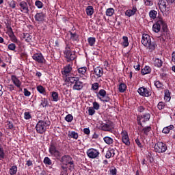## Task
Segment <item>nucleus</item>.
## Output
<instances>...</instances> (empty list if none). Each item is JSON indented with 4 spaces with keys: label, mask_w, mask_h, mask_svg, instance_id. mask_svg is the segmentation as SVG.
Masks as SVG:
<instances>
[{
    "label": "nucleus",
    "mask_w": 175,
    "mask_h": 175,
    "mask_svg": "<svg viewBox=\"0 0 175 175\" xmlns=\"http://www.w3.org/2000/svg\"><path fill=\"white\" fill-rule=\"evenodd\" d=\"M11 42H13L14 43H18V39H17V37H16V35L14 34L12 37H10Z\"/></svg>",
    "instance_id": "nucleus-58"
},
{
    "label": "nucleus",
    "mask_w": 175,
    "mask_h": 175,
    "mask_svg": "<svg viewBox=\"0 0 175 175\" xmlns=\"http://www.w3.org/2000/svg\"><path fill=\"white\" fill-rule=\"evenodd\" d=\"M140 132L142 133H144V135H146L147 136L148 135V133L151 132L150 126H147L143 128L142 130H140Z\"/></svg>",
    "instance_id": "nucleus-33"
},
{
    "label": "nucleus",
    "mask_w": 175,
    "mask_h": 175,
    "mask_svg": "<svg viewBox=\"0 0 175 175\" xmlns=\"http://www.w3.org/2000/svg\"><path fill=\"white\" fill-rule=\"evenodd\" d=\"M116 155V150L114 148H109L106 153L105 158L107 159H110V158H113Z\"/></svg>",
    "instance_id": "nucleus-24"
},
{
    "label": "nucleus",
    "mask_w": 175,
    "mask_h": 175,
    "mask_svg": "<svg viewBox=\"0 0 175 175\" xmlns=\"http://www.w3.org/2000/svg\"><path fill=\"white\" fill-rule=\"evenodd\" d=\"M103 76V68L97 66L94 68V75H91L92 80L94 81V80H96V79H99V77H102Z\"/></svg>",
    "instance_id": "nucleus-8"
},
{
    "label": "nucleus",
    "mask_w": 175,
    "mask_h": 175,
    "mask_svg": "<svg viewBox=\"0 0 175 175\" xmlns=\"http://www.w3.org/2000/svg\"><path fill=\"white\" fill-rule=\"evenodd\" d=\"M24 95L25 96H29L31 95V92L28 91L27 88L24 89Z\"/></svg>",
    "instance_id": "nucleus-63"
},
{
    "label": "nucleus",
    "mask_w": 175,
    "mask_h": 175,
    "mask_svg": "<svg viewBox=\"0 0 175 175\" xmlns=\"http://www.w3.org/2000/svg\"><path fill=\"white\" fill-rule=\"evenodd\" d=\"M67 79H68V81L66 83V85H70V88H72V85H73V84H76V82L77 81L79 77H67Z\"/></svg>",
    "instance_id": "nucleus-22"
},
{
    "label": "nucleus",
    "mask_w": 175,
    "mask_h": 175,
    "mask_svg": "<svg viewBox=\"0 0 175 175\" xmlns=\"http://www.w3.org/2000/svg\"><path fill=\"white\" fill-rule=\"evenodd\" d=\"M89 116H94L95 114V109L92 107H90L88 109Z\"/></svg>",
    "instance_id": "nucleus-53"
},
{
    "label": "nucleus",
    "mask_w": 175,
    "mask_h": 175,
    "mask_svg": "<svg viewBox=\"0 0 175 175\" xmlns=\"http://www.w3.org/2000/svg\"><path fill=\"white\" fill-rule=\"evenodd\" d=\"M100 107L99 103H96V101L93 103V109H94V110H99Z\"/></svg>",
    "instance_id": "nucleus-57"
},
{
    "label": "nucleus",
    "mask_w": 175,
    "mask_h": 175,
    "mask_svg": "<svg viewBox=\"0 0 175 175\" xmlns=\"http://www.w3.org/2000/svg\"><path fill=\"white\" fill-rule=\"evenodd\" d=\"M37 90L40 94H42V95H46V89L44 88H37Z\"/></svg>",
    "instance_id": "nucleus-61"
},
{
    "label": "nucleus",
    "mask_w": 175,
    "mask_h": 175,
    "mask_svg": "<svg viewBox=\"0 0 175 175\" xmlns=\"http://www.w3.org/2000/svg\"><path fill=\"white\" fill-rule=\"evenodd\" d=\"M8 49L11 50V51H14V50H16V44L11 43L8 44Z\"/></svg>",
    "instance_id": "nucleus-52"
},
{
    "label": "nucleus",
    "mask_w": 175,
    "mask_h": 175,
    "mask_svg": "<svg viewBox=\"0 0 175 175\" xmlns=\"http://www.w3.org/2000/svg\"><path fill=\"white\" fill-rule=\"evenodd\" d=\"M50 125V122L44 121V120H40L38 122L37 124L36 125V130L37 133L40 135H43L47 130V126Z\"/></svg>",
    "instance_id": "nucleus-2"
},
{
    "label": "nucleus",
    "mask_w": 175,
    "mask_h": 175,
    "mask_svg": "<svg viewBox=\"0 0 175 175\" xmlns=\"http://www.w3.org/2000/svg\"><path fill=\"white\" fill-rule=\"evenodd\" d=\"M121 135L122 143H124L125 146H131V141H129V135H128V132L122 131Z\"/></svg>",
    "instance_id": "nucleus-14"
},
{
    "label": "nucleus",
    "mask_w": 175,
    "mask_h": 175,
    "mask_svg": "<svg viewBox=\"0 0 175 175\" xmlns=\"http://www.w3.org/2000/svg\"><path fill=\"white\" fill-rule=\"evenodd\" d=\"M154 65L157 68H161L162 65H163V62L159 58H156L154 62Z\"/></svg>",
    "instance_id": "nucleus-30"
},
{
    "label": "nucleus",
    "mask_w": 175,
    "mask_h": 175,
    "mask_svg": "<svg viewBox=\"0 0 175 175\" xmlns=\"http://www.w3.org/2000/svg\"><path fill=\"white\" fill-rule=\"evenodd\" d=\"M137 92L142 96L148 97L150 95H151V92L147 88H138Z\"/></svg>",
    "instance_id": "nucleus-19"
},
{
    "label": "nucleus",
    "mask_w": 175,
    "mask_h": 175,
    "mask_svg": "<svg viewBox=\"0 0 175 175\" xmlns=\"http://www.w3.org/2000/svg\"><path fill=\"white\" fill-rule=\"evenodd\" d=\"M175 0H159V6L162 12L169 13Z\"/></svg>",
    "instance_id": "nucleus-1"
},
{
    "label": "nucleus",
    "mask_w": 175,
    "mask_h": 175,
    "mask_svg": "<svg viewBox=\"0 0 175 175\" xmlns=\"http://www.w3.org/2000/svg\"><path fill=\"white\" fill-rule=\"evenodd\" d=\"M150 118H151V115H150V113H144L137 116L138 124L143 126V124L142 122H147V121H150Z\"/></svg>",
    "instance_id": "nucleus-11"
},
{
    "label": "nucleus",
    "mask_w": 175,
    "mask_h": 175,
    "mask_svg": "<svg viewBox=\"0 0 175 175\" xmlns=\"http://www.w3.org/2000/svg\"><path fill=\"white\" fill-rule=\"evenodd\" d=\"M18 8L21 13L25 14H29V7L28 6V3L25 1H22L18 3Z\"/></svg>",
    "instance_id": "nucleus-10"
},
{
    "label": "nucleus",
    "mask_w": 175,
    "mask_h": 175,
    "mask_svg": "<svg viewBox=\"0 0 175 175\" xmlns=\"http://www.w3.org/2000/svg\"><path fill=\"white\" fill-rule=\"evenodd\" d=\"M88 43L90 47H94L95 43H96V38L95 37H89L88 38Z\"/></svg>",
    "instance_id": "nucleus-27"
},
{
    "label": "nucleus",
    "mask_w": 175,
    "mask_h": 175,
    "mask_svg": "<svg viewBox=\"0 0 175 175\" xmlns=\"http://www.w3.org/2000/svg\"><path fill=\"white\" fill-rule=\"evenodd\" d=\"M61 162L63 163V165H66V166L70 165V170H72V169H75V161H73L72 157L68 154L64 155L61 158Z\"/></svg>",
    "instance_id": "nucleus-4"
},
{
    "label": "nucleus",
    "mask_w": 175,
    "mask_h": 175,
    "mask_svg": "<svg viewBox=\"0 0 175 175\" xmlns=\"http://www.w3.org/2000/svg\"><path fill=\"white\" fill-rule=\"evenodd\" d=\"M87 72V67H81L78 68V72L79 73V76H84L85 72Z\"/></svg>",
    "instance_id": "nucleus-39"
},
{
    "label": "nucleus",
    "mask_w": 175,
    "mask_h": 175,
    "mask_svg": "<svg viewBox=\"0 0 175 175\" xmlns=\"http://www.w3.org/2000/svg\"><path fill=\"white\" fill-rule=\"evenodd\" d=\"M122 46L125 49L129 46V41L128 40V36H123L122 37Z\"/></svg>",
    "instance_id": "nucleus-31"
},
{
    "label": "nucleus",
    "mask_w": 175,
    "mask_h": 175,
    "mask_svg": "<svg viewBox=\"0 0 175 175\" xmlns=\"http://www.w3.org/2000/svg\"><path fill=\"white\" fill-rule=\"evenodd\" d=\"M85 12L88 16H92V14H94V7H92V5H88L86 8Z\"/></svg>",
    "instance_id": "nucleus-34"
},
{
    "label": "nucleus",
    "mask_w": 175,
    "mask_h": 175,
    "mask_svg": "<svg viewBox=\"0 0 175 175\" xmlns=\"http://www.w3.org/2000/svg\"><path fill=\"white\" fill-rule=\"evenodd\" d=\"M151 67L150 66H146L144 68L142 69L141 73L142 76H146V75H148L151 73Z\"/></svg>",
    "instance_id": "nucleus-25"
},
{
    "label": "nucleus",
    "mask_w": 175,
    "mask_h": 175,
    "mask_svg": "<svg viewBox=\"0 0 175 175\" xmlns=\"http://www.w3.org/2000/svg\"><path fill=\"white\" fill-rule=\"evenodd\" d=\"M45 165H53V162L51 161V159H50L49 157H44V161H43Z\"/></svg>",
    "instance_id": "nucleus-47"
},
{
    "label": "nucleus",
    "mask_w": 175,
    "mask_h": 175,
    "mask_svg": "<svg viewBox=\"0 0 175 175\" xmlns=\"http://www.w3.org/2000/svg\"><path fill=\"white\" fill-rule=\"evenodd\" d=\"M52 98L53 102H58V93L55 92H52Z\"/></svg>",
    "instance_id": "nucleus-48"
},
{
    "label": "nucleus",
    "mask_w": 175,
    "mask_h": 175,
    "mask_svg": "<svg viewBox=\"0 0 175 175\" xmlns=\"http://www.w3.org/2000/svg\"><path fill=\"white\" fill-rule=\"evenodd\" d=\"M97 96H98V99H100V100H102L103 102H110V97H109V96H107L105 98V99L102 100V98H105L106 96V90H105L103 89H101L98 92ZM99 96H102V98H100Z\"/></svg>",
    "instance_id": "nucleus-16"
},
{
    "label": "nucleus",
    "mask_w": 175,
    "mask_h": 175,
    "mask_svg": "<svg viewBox=\"0 0 175 175\" xmlns=\"http://www.w3.org/2000/svg\"><path fill=\"white\" fill-rule=\"evenodd\" d=\"M2 159H5V150L2 148V145L0 144V161H2Z\"/></svg>",
    "instance_id": "nucleus-44"
},
{
    "label": "nucleus",
    "mask_w": 175,
    "mask_h": 175,
    "mask_svg": "<svg viewBox=\"0 0 175 175\" xmlns=\"http://www.w3.org/2000/svg\"><path fill=\"white\" fill-rule=\"evenodd\" d=\"M154 85L157 88H162L163 87V85L159 81H155Z\"/></svg>",
    "instance_id": "nucleus-55"
},
{
    "label": "nucleus",
    "mask_w": 175,
    "mask_h": 175,
    "mask_svg": "<svg viewBox=\"0 0 175 175\" xmlns=\"http://www.w3.org/2000/svg\"><path fill=\"white\" fill-rule=\"evenodd\" d=\"M32 117L31 116V113L29 112H25L24 118L25 120H31Z\"/></svg>",
    "instance_id": "nucleus-56"
},
{
    "label": "nucleus",
    "mask_w": 175,
    "mask_h": 175,
    "mask_svg": "<svg viewBox=\"0 0 175 175\" xmlns=\"http://www.w3.org/2000/svg\"><path fill=\"white\" fill-rule=\"evenodd\" d=\"M142 44L143 46L148 44L151 42V36L148 34L144 33L142 37Z\"/></svg>",
    "instance_id": "nucleus-18"
},
{
    "label": "nucleus",
    "mask_w": 175,
    "mask_h": 175,
    "mask_svg": "<svg viewBox=\"0 0 175 175\" xmlns=\"http://www.w3.org/2000/svg\"><path fill=\"white\" fill-rule=\"evenodd\" d=\"M16 2L14 0H12L8 3L10 8H12V9H16Z\"/></svg>",
    "instance_id": "nucleus-50"
},
{
    "label": "nucleus",
    "mask_w": 175,
    "mask_h": 175,
    "mask_svg": "<svg viewBox=\"0 0 175 175\" xmlns=\"http://www.w3.org/2000/svg\"><path fill=\"white\" fill-rule=\"evenodd\" d=\"M64 55L65 58L67 59V62H70V61H75V59H76V53L70 51V44L68 42L66 43Z\"/></svg>",
    "instance_id": "nucleus-3"
},
{
    "label": "nucleus",
    "mask_w": 175,
    "mask_h": 175,
    "mask_svg": "<svg viewBox=\"0 0 175 175\" xmlns=\"http://www.w3.org/2000/svg\"><path fill=\"white\" fill-rule=\"evenodd\" d=\"M40 106H42V107H47L49 106V100L46 98H41L40 100Z\"/></svg>",
    "instance_id": "nucleus-35"
},
{
    "label": "nucleus",
    "mask_w": 175,
    "mask_h": 175,
    "mask_svg": "<svg viewBox=\"0 0 175 175\" xmlns=\"http://www.w3.org/2000/svg\"><path fill=\"white\" fill-rule=\"evenodd\" d=\"M46 15L44 12H38L34 16L35 21H37L38 24L44 23V21H46Z\"/></svg>",
    "instance_id": "nucleus-13"
},
{
    "label": "nucleus",
    "mask_w": 175,
    "mask_h": 175,
    "mask_svg": "<svg viewBox=\"0 0 175 175\" xmlns=\"http://www.w3.org/2000/svg\"><path fill=\"white\" fill-rule=\"evenodd\" d=\"M172 129H174V126L173 125H170L168 126L164 127L163 129V133H165V135H167V133H169L170 132V131H172Z\"/></svg>",
    "instance_id": "nucleus-32"
},
{
    "label": "nucleus",
    "mask_w": 175,
    "mask_h": 175,
    "mask_svg": "<svg viewBox=\"0 0 175 175\" xmlns=\"http://www.w3.org/2000/svg\"><path fill=\"white\" fill-rule=\"evenodd\" d=\"M157 108L159 110H163V109H165V103L159 102L157 105Z\"/></svg>",
    "instance_id": "nucleus-51"
},
{
    "label": "nucleus",
    "mask_w": 175,
    "mask_h": 175,
    "mask_svg": "<svg viewBox=\"0 0 175 175\" xmlns=\"http://www.w3.org/2000/svg\"><path fill=\"white\" fill-rule=\"evenodd\" d=\"M99 87H100V85L98 82L92 84V88H99Z\"/></svg>",
    "instance_id": "nucleus-62"
},
{
    "label": "nucleus",
    "mask_w": 175,
    "mask_h": 175,
    "mask_svg": "<svg viewBox=\"0 0 175 175\" xmlns=\"http://www.w3.org/2000/svg\"><path fill=\"white\" fill-rule=\"evenodd\" d=\"M144 46L146 47V50H148L149 53H152L157 49V45L156 42L150 41Z\"/></svg>",
    "instance_id": "nucleus-17"
},
{
    "label": "nucleus",
    "mask_w": 175,
    "mask_h": 175,
    "mask_svg": "<svg viewBox=\"0 0 175 175\" xmlns=\"http://www.w3.org/2000/svg\"><path fill=\"white\" fill-rule=\"evenodd\" d=\"M65 120L67 122H72V121H73V116H72V114H68L66 117H65Z\"/></svg>",
    "instance_id": "nucleus-49"
},
{
    "label": "nucleus",
    "mask_w": 175,
    "mask_h": 175,
    "mask_svg": "<svg viewBox=\"0 0 175 175\" xmlns=\"http://www.w3.org/2000/svg\"><path fill=\"white\" fill-rule=\"evenodd\" d=\"M11 80H12V82L16 85V87H20L21 85V82H20V80L17 79V77L15 75L11 76Z\"/></svg>",
    "instance_id": "nucleus-26"
},
{
    "label": "nucleus",
    "mask_w": 175,
    "mask_h": 175,
    "mask_svg": "<svg viewBox=\"0 0 175 175\" xmlns=\"http://www.w3.org/2000/svg\"><path fill=\"white\" fill-rule=\"evenodd\" d=\"M103 140L105 142V143H106V144H109L110 146V144H113V138L109 137V136H107V137H105L103 138Z\"/></svg>",
    "instance_id": "nucleus-38"
},
{
    "label": "nucleus",
    "mask_w": 175,
    "mask_h": 175,
    "mask_svg": "<svg viewBox=\"0 0 175 175\" xmlns=\"http://www.w3.org/2000/svg\"><path fill=\"white\" fill-rule=\"evenodd\" d=\"M136 12H137V8H136V5H133L132 10L129 9L126 10L125 16H127V17H132V16L136 14Z\"/></svg>",
    "instance_id": "nucleus-20"
},
{
    "label": "nucleus",
    "mask_w": 175,
    "mask_h": 175,
    "mask_svg": "<svg viewBox=\"0 0 175 175\" xmlns=\"http://www.w3.org/2000/svg\"><path fill=\"white\" fill-rule=\"evenodd\" d=\"M166 150H167V146H166V144L162 142H159L154 145L155 152H159V154H163V152H166Z\"/></svg>",
    "instance_id": "nucleus-6"
},
{
    "label": "nucleus",
    "mask_w": 175,
    "mask_h": 175,
    "mask_svg": "<svg viewBox=\"0 0 175 175\" xmlns=\"http://www.w3.org/2000/svg\"><path fill=\"white\" fill-rule=\"evenodd\" d=\"M32 59L37 62V64H40V65H43L46 64V59H44V56L42 53H36L33 55Z\"/></svg>",
    "instance_id": "nucleus-7"
},
{
    "label": "nucleus",
    "mask_w": 175,
    "mask_h": 175,
    "mask_svg": "<svg viewBox=\"0 0 175 175\" xmlns=\"http://www.w3.org/2000/svg\"><path fill=\"white\" fill-rule=\"evenodd\" d=\"M68 137L77 140V139H79V134L76 133V131H71L68 133Z\"/></svg>",
    "instance_id": "nucleus-36"
},
{
    "label": "nucleus",
    "mask_w": 175,
    "mask_h": 175,
    "mask_svg": "<svg viewBox=\"0 0 175 175\" xmlns=\"http://www.w3.org/2000/svg\"><path fill=\"white\" fill-rule=\"evenodd\" d=\"M100 128L101 131H104V132H111L113 133V129H114V126L113 125V122H107L106 123H103Z\"/></svg>",
    "instance_id": "nucleus-9"
},
{
    "label": "nucleus",
    "mask_w": 175,
    "mask_h": 175,
    "mask_svg": "<svg viewBox=\"0 0 175 175\" xmlns=\"http://www.w3.org/2000/svg\"><path fill=\"white\" fill-rule=\"evenodd\" d=\"M22 38L23 39H25V40L27 43H29V42L32 40V36H31L29 33H23L22 35Z\"/></svg>",
    "instance_id": "nucleus-29"
},
{
    "label": "nucleus",
    "mask_w": 175,
    "mask_h": 175,
    "mask_svg": "<svg viewBox=\"0 0 175 175\" xmlns=\"http://www.w3.org/2000/svg\"><path fill=\"white\" fill-rule=\"evenodd\" d=\"M10 175H14L17 174V165H13L10 169Z\"/></svg>",
    "instance_id": "nucleus-42"
},
{
    "label": "nucleus",
    "mask_w": 175,
    "mask_h": 175,
    "mask_svg": "<svg viewBox=\"0 0 175 175\" xmlns=\"http://www.w3.org/2000/svg\"><path fill=\"white\" fill-rule=\"evenodd\" d=\"M137 110L139 111V113H144V110H146V108H144L143 106H139L138 107Z\"/></svg>",
    "instance_id": "nucleus-64"
},
{
    "label": "nucleus",
    "mask_w": 175,
    "mask_h": 175,
    "mask_svg": "<svg viewBox=\"0 0 175 175\" xmlns=\"http://www.w3.org/2000/svg\"><path fill=\"white\" fill-rule=\"evenodd\" d=\"M69 33L70 34V39L72 40V42H79V34L77 33H72V31H69Z\"/></svg>",
    "instance_id": "nucleus-28"
},
{
    "label": "nucleus",
    "mask_w": 175,
    "mask_h": 175,
    "mask_svg": "<svg viewBox=\"0 0 175 175\" xmlns=\"http://www.w3.org/2000/svg\"><path fill=\"white\" fill-rule=\"evenodd\" d=\"M144 1L146 6H152V5H154L152 0H144Z\"/></svg>",
    "instance_id": "nucleus-54"
},
{
    "label": "nucleus",
    "mask_w": 175,
    "mask_h": 175,
    "mask_svg": "<svg viewBox=\"0 0 175 175\" xmlns=\"http://www.w3.org/2000/svg\"><path fill=\"white\" fill-rule=\"evenodd\" d=\"M147 159L150 163H152V162H154V158L152 157V154H151V153H149L148 154Z\"/></svg>",
    "instance_id": "nucleus-59"
},
{
    "label": "nucleus",
    "mask_w": 175,
    "mask_h": 175,
    "mask_svg": "<svg viewBox=\"0 0 175 175\" xmlns=\"http://www.w3.org/2000/svg\"><path fill=\"white\" fill-rule=\"evenodd\" d=\"M110 175H117V169L116 167L109 170Z\"/></svg>",
    "instance_id": "nucleus-60"
},
{
    "label": "nucleus",
    "mask_w": 175,
    "mask_h": 175,
    "mask_svg": "<svg viewBox=\"0 0 175 175\" xmlns=\"http://www.w3.org/2000/svg\"><path fill=\"white\" fill-rule=\"evenodd\" d=\"M49 154L51 155V157H53L54 158H56V159H58L61 157V152L57 148V146H55V143H51L49 148Z\"/></svg>",
    "instance_id": "nucleus-5"
},
{
    "label": "nucleus",
    "mask_w": 175,
    "mask_h": 175,
    "mask_svg": "<svg viewBox=\"0 0 175 175\" xmlns=\"http://www.w3.org/2000/svg\"><path fill=\"white\" fill-rule=\"evenodd\" d=\"M161 24H163V21H158L157 23H154L152 26L153 32L158 33L161 31Z\"/></svg>",
    "instance_id": "nucleus-23"
},
{
    "label": "nucleus",
    "mask_w": 175,
    "mask_h": 175,
    "mask_svg": "<svg viewBox=\"0 0 175 175\" xmlns=\"http://www.w3.org/2000/svg\"><path fill=\"white\" fill-rule=\"evenodd\" d=\"M162 29H163V33H162L163 39V38H165V39H169V38H170V34L169 29H167V25H163Z\"/></svg>",
    "instance_id": "nucleus-21"
},
{
    "label": "nucleus",
    "mask_w": 175,
    "mask_h": 175,
    "mask_svg": "<svg viewBox=\"0 0 175 175\" xmlns=\"http://www.w3.org/2000/svg\"><path fill=\"white\" fill-rule=\"evenodd\" d=\"M113 14H114V9H113V8L107 9L106 16H107L109 17H111V16H113Z\"/></svg>",
    "instance_id": "nucleus-45"
},
{
    "label": "nucleus",
    "mask_w": 175,
    "mask_h": 175,
    "mask_svg": "<svg viewBox=\"0 0 175 175\" xmlns=\"http://www.w3.org/2000/svg\"><path fill=\"white\" fill-rule=\"evenodd\" d=\"M35 6H36L38 9H42L43 8V3L40 0H36L35 1Z\"/></svg>",
    "instance_id": "nucleus-46"
},
{
    "label": "nucleus",
    "mask_w": 175,
    "mask_h": 175,
    "mask_svg": "<svg viewBox=\"0 0 175 175\" xmlns=\"http://www.w3.org/2000/svg\"><path fill=\"white\" fill-rule=\"evenodd\" d=\"M86 154L88 157V158H90L91 159H95V158H98L99 157V150L95 149V148H90L87 150Z\"/></svg>",
    "instance_id": "nucleus-12"
},
{
    "label": "nucleus",
    "mask_w": 175,
    "mask_h": 175,
    "mask_svg": "<svg viewBox=\"0 0 175 175\" xmlns=\"http://www.w3.org/2000/svg\"><path fill=\"white\" fill-rule=\"evenodd\" d=\"M6 128L9 131H12L14 129V124H13V122H12L11 121L8 120L6 122Z\"/></svg>",
    "instance_id": "nucleus-41"
},
{
    "label": "nucleus",
    "mask_w": 175,
    "mask_h": 175,
    "mask_svg": "<svg viewBox=\"0 0 175 175\" xmlns=\"http://www.w3.org/2000/svg\"><path fill=\"white\" fill-rule=\"evenodd\" d=\"M71 72L72 66H70V64H68L62 70V75L64 76V77H69V76H70Z\"/></svg>",
    "instance_id": "nucleus-15"
},
{
    "label": "nucleus",
    "mask_w": 175,
    "mask_h": 175,
    "mask_svg": "<svg viewBox=\"0 0 175 175\" xmlns=\"http://www.w3.org/2000/svg\"><path fill=\"white\" fill-rule=\"evenodd\" d=\"M83 82L80 81L78 79V80H77V82H75V84L72 85V88H76V87H78V88H83Z\"/></svg>",
    "instance_id": "nucleus-43"
},
{
    "label": "nucleus",
    "mask_w": 175,
    "mask_h": 175,
    "mask_svg": "<svg viewBox=\"0 0 175 175\" xmlns=\"http://www.w3.org/2000/svg\"><path fill=\"white\" fill-rule=\"evenodd\" d=\"M158 15V12L154 10H152L149 12V17H150L152 20H155L157 18V16Z\"/></svg>",
    "instance_id": "nucleus-37"
},
{
    "label": "nucleus",
    "mask_w": 175,
    "mask_h": 175,
    "mask_svg": "<svg viewBox=\"0 0 175 175\" xmlns=\"http://www.w3.org/2000/svg\"><path fill=\"white\" fill-rule=\"evenodd\" d=\"M172 97H170V92L169 90H165V94H164V99L165 100H167V102H169Z\"/></svg>",
    "instance_id": "nucleus-40"
}]
</instances>
